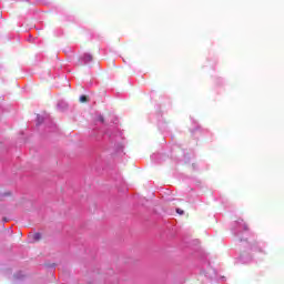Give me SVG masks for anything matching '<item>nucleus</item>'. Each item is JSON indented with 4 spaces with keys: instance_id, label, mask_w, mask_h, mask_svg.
I'll return each mask as SVG.
<instances>
[{
    "instance_id": "2",
    "label": "nucleus",
    "mask_w": 284,
    "mask_h": 284,
    "mask_svg": "<svg viewBox=\"0 0 284 284\" xmlns=\"http://www.w3.org/2000/svg\"><path fill=\"white\" fill-rule=\"evenodd\" d=\"M65 108H68V103H65L63 101L58 102V109L59 110H65Z\"/></svg>"
},
{
    "instance_id": "6",
    "label": "nucleus",
    "mask_w": 284,
    "mask_h": 284,
    "mask_svg": "<svg viewBox=\"0 0 284 284\" xmlns=\"http://www.w3.org/2000/svg\"><path fill=\"white\" fill-rule=\"evenodd\" d=\"M85 101H88V97L81 95V97H80V102H81V103H85Z\"/></svg>"
},
{
    "instance_id": "8",
    "label": "nucleus",
    "mask_w": 284,
    "mask_h": 284,
    "mask_svg": "<svg viewBox=\"0 0 284 284\" xmlns=\"http://www.w3.org/2000/svg\"><path fill=\"white\" fill-rule=\"evenodd\" d=\"M50 128H52L53 130H57V125L54 123H51Z\"/></svg>"
},
{
    "instance_id": "7",
    "label": "nucleus",
    "mask_w": 284,
    "mask_h": 284,
    "mask_svg": "<svg viewBox=\"0 0 284 284\" xmlns=\"http://www.w3.org/2000/svg\"><path fill=\"white\" fill-rule=\"evenodd\" d=\"M98 121H100V123H103V121H104V120H103V115H99V116H98Z\"/></svg>"
},
{
    "instance_id": "3",
    "label": "nucleus",
    "mask_w": 284,
    "mask_h": 284,
    "mask_svg": "<svg viewBox=\"0 0 284 284\" xmlns=\"http://www.w3.org/2000/svg\"><path fill=\"white\" fill-rule=\"evenodd\" d=\"M43 121H45V118H43V115H37V125H41V123H43Z\"/></svg>"
},
{
    "instance_id": "1",
    "label": "nucleus",
    "mask_w": 284,
    "mask_h": 284,
    "mask_svg": "<svg viewBox=\"0 0 284 284\" xmlns=\"http://www.w3.org/2000/svg\"><path fill=\"white\" fill-rule=\"evenodd\" d=\"M88 63H92V54L84 53L80 57V65H88Z\"/></svg>"
},
{
    "instance_id": "4",
    "label": "nucleus",
    "mask_w": 284,
    "mask_h": 284,
    "mask_svg": "<svg viewBox=\"0 0 284 284\" xmlns=\"http://www.w3.org/2000/svg\"><path fill=\"white\" fill-rule=\"evenodd\" d=\"M237 223H239V229H240V230L247 231V224H245V223L243 222V220H241V222H237Z\"/></svg>"
},
{
    "instance_id": "5",
    "label": "nucleus",
    "mask_w": 284,
    "mask_h": 284,
    "mask_svg": "<svg viewBox=\"0 0 284 284\" xmlns=\"http://www.w3.org/2000/svg\"><path fill=\"white\" fill-rule=\"evenodd\" d=\"M33 241H41V233H34Z\"/></svg>"
},
{
    "instance_id": "10",
    "label": "nucleus",
    "mask_w": 284,
    "mask_h": 284,
    "mask_svg": "<svg viewBox=\"0 0 284 284\" xmlns=\"http://www.w3.org/2000/svg\"><path fill=\"white\" fill-rule=\"evenodd\" d=\"M235 235H236V236H239V233H237V232H235Z\"/></svg>"
},
{
    "instance_id": "9",
    "label": "nucleus",
    "mask_w": 284,
    "mask_h": 284,
    "mask_svg": "<svg viewBox=\"0 0 284 284\" xmlns=\"http://www.w3.org/2000/svg\"><path fill=\"white\" fill-rule=\"evenodd\" d=\"M178 214H183V211L181 209L176 210Z\"/></svg>"
}]
</instances>
